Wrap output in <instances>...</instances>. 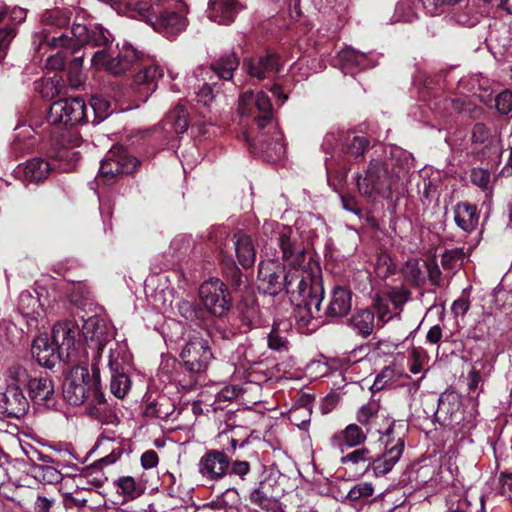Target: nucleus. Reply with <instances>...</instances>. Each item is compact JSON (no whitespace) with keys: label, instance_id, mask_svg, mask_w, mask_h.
Returning a JSON list of instances; mask_svg holds the SVG:
<instances>
[{"label":"nucleus","instance_id":"412c9836","mask_svg":"<svg viewBox=\"0 0 512 512\" xmlns=\"http://www.w3.org/2000/svg\"><path fill=\"white\" fill-rule=\"evenodd\" d=\"M164 76V68L157 63L143 65L134 75L132 89L138 92L143 101L156 91L158 80Z\"/></svg>","mask_w":512,"mask_h":512},{"label":"nucleus","instance_id":"b1692460","mask_svg":"<svg viewBox=\"0 0 512 512\" xmlns=\"http://www.w3.org/2000/svg\"><path fill=\"white\" fill-rule=\"evenodd\" d=\"M29 409V402L19 387L7 386L0 393V413L14 418H20Z\"/></svg>","mask_w":512,"mask_h":512},{"label":"nucleus","instance_id":"7ed1b4c3","mask_svg":"<svg viewBox=\"0 0 512 512\" xmlns=\"http://www.w3.org/2000/svg\"><path fill=\"white\" fill-rule=\"evenodd\" d=\"M389 155L385 152L384 158H372L364 175L357 174V188L362 196L371 199L389 198L397 188L404 171V153L398 147H391Z\"/></svg>","mask_w":512,"mask_h":512},{"label":"nucleus","instance_id":"c03bdc74","mask_svg":"<svg viewBox=\"0 0 512 512\" xmlns=\"http://www.w3.org/2000/svg\"><path fill=\"white\" fill-rule=\"evenodd\" d=\"M27 369L20 365L11 366L6 373L7 386L19 387L22 389L24 386L29 387V382L32 380Z\"/></svg>","mask_w":512,"mask_h":512},{"label":"nucleus","instance_id":"8fccbe9b","mask_svg":"<svg viewBox=\"0 0 512 512\" xmlns=\"http://www.w3.org/2000/svg\"><path fill=\"white\" fill-rule=\"evenodd\" d=\"M285 144L283 141V134L281 131L275 128L273 142L267 144L266 152L269 153L267 155L270 161H276L284 157L285 155Z\"/></svg>","mask_w":512,"mask_h":512},{"label":"nucleus","instance_id":"72a5a7b5","mask_svg":"<svg viewBox=\"0 0 512 512\" xmlns=\"http://www.w3.org/2000/svg\"><path fill=\"white\" fill-rule=\"evenodd\" d=\"M86 410L91 417L101 423L109 424L117 420V417L109 411L108 404L100 388L91 396Z\"/></svg>","mask_w":512,"mask_h":512},{"label":"nucleus","instance_id":"423d86ee","mask_svg":"<svg viewBox=\"0 0 512 512\" xmlns=\"http://www.w3.org/2000/svg\"><path fill=\"white\" fill-rule=\"evenodd\" d=\"M368 145L369 141L364 136L342 131L327 133L322 142V149L326 154H331L330 158L325 159L328 179L337 173V166L342 171L341 178L344 179L349 170L347 163L363 157Z\"/></svg>","mask_w":512,"mask_h":512},{"label":"nucleus","instance_id":"9b49d317","mask_svg":"<svg viewBox=\"0 0 512 512\" xmlns=\"http://www.w3.org/2000/svg\"><path fill=\"white\" fill-rule=\"evenodd\" d=\"M139 161L129 155L121 146L112 147L101 161L97 180L111 184L119 174H129L135 171Z\"/></svg>","mask_w":512,"mask_h":512},{"label":"nucleus","instance_id":"de8ad7c7","mask_svg":"<svg viewBox=\"0 0 512 512\" xmlns=\"http://www.w3.org/2000/svg\"><path fill=\"white\" fill-rule=\"evenodd\" d=\"M465 257L463 248H452L445 250L441 256V265L446 270H454L459 267Z\"/></svg>","mask_w":512,"mask_h":512},{"label":"nucleus","instance_id":"6ab92c4d","mask_svg":"<svg viewBox=\"0 0 512 512\" xmlns=\"http://www.w3.org/2000/svg\"><path fill=\"white\" fill-rule=\"evenodd\" d=\"M116 349H109L108 367L111 372V392L119 399L123 398L131 387L129 376L123 371L122 347L116 344Z\"/></svg>","mask_w":512,"mask_h":512},{"label":"nucleus","instance_id":"4be33fe9","mask_svg":"<svg viewBox=\"0 0 512 512\" xmlns=\"http://www.w3.org/2000/svg\"><path fill=\"white\" fill-rule=\"evenodd\" d=\"M69 22V16L59 9L48 10L43 13L41 16V27L32 34V47L34 51L40 53L42 50H45L46 52L48 49H56L48 43H43L40 47H37L34 39L35 35L46 29L51 31L53 34L56 32L58 35L65 33L67 30H70L67 28Z\"/></svg>","mask_w":512,"mask_h":512},{"label":"nucleus","instance_id":"cd10ccee","mask_svg":"<svg viewBox=\"0 0 512 512\" xmlns=\"http://www.w3.org/2000/svg\"><path fill=\"white\" fill-rule=\"evenodd\" d=\"M493 370L492 361L487 358H481L472 364L467 375V387L469 394L475 399L478 398L482 391V384Z\"/></svg>","mask_w":512,"mask_h":512},{"label":"nucleus","instance_id":"7c9ffc66","mask_svg":"<svg viewBox=\"0 0 512 512\" xmlns=\"http://www.w3.org/2000/svg\"><path fill=\"white\" fill-rule=\"evenodd\" d=\"M454 220L465 232L475 230L479 222L477 206L469 202H460L454 208Z\"/></svg>","mask_w":512,"mask_h":512},{"label":"nucleus","instance_id":"4c0bfd02","mask_svg":"<svg viewBox=\"0 0 512 512\" xmlns=\"http://www.w3.org/2000/svg\"><path fill=\"white\" fill-rule=\"evenodd\" d=\"M357 421L366 427L367 433H371V426L375 424L377 419L385 418L382 408L375 402L362 405L356 415Z\"/></svg>","mask_w":512,"mask_h":512},{"label":"nucleus","instance_id":"9d476101","mask_svg":"<svg viewBox=\"0 0 512 512\" xmlns=\"http://www.w3.org/2000/svg\"><path fill=\"white\" fill-rule=\"evenodd\" d=\"M139 60L140 52L132 45L124 43L121 46L118 44L115 50L104 48L96 51L91 63L95 69L104 68L111 74L122 75Z\"/></svg>","mask_w":512,"mask_h":512},{"label":"nucleus","instance_id":"c85d7f7f","mask_svg":"<svg viewBox=\"0 0 512 512\" xmlns=\"http://www.w3.org/2000/svg\"><path fill=\"white\" fill-rule=\"evenodd\" d=\"M243 69L252 77L259 80L265 79L275 71H278V58L274 54L247 59L243 62Z\"/></svg>","mask_w":512,"mask_h":512},{"label":"nucleus","instance_id":"f3484780","mask_svg":"<svg viewBox=\"0 0 512 512\" xmlns=\"http://www.w3.org/2000/svg\"><path fill=\"white\" fill-rule=\"evenodd\" d=\"M472 143L482 158L498 155L501 151L500 133L495 127L476 123L472 130Z\"/></svg>","mask_w":512,"mask_h":512},{"label":"nucleus","instance_id":"39448f33","mask_svg":"<svg viewBox=\"0 0 512 512\" xmlns=\"http://www.w3.org/2000/svg\"><path fill=\"white\" fill-rule=\"evenodd\" d=\"M34 39L37 47L48 43L55 48L67 49L72 53H77L86 44L108 48L114 41L113 35L102 25L86 26L80 23L73 24L70 30L59 35L57 32L53 34L46 29L36 34Z\"/></svg>","mask_w":512,"mask_h":512},{"label":"nucleus","instance_id":"f03ea898","mask_svg":"<svg viewBox=\"0 0 512 512\" xmlns=\"http://www.w3.org/2000/svg\"><path fill=\"white\" fill-rule=\"evenodd\" d=\"M132 17L148 23L157 33L173 40L188 25L189 7L184 0H131Z\"/></svg>","mask_w":512,"mask_h":512},{"label":"nucleus","instance_id":"3c124183","mask_svg":"<svg viewBox=\"0 0 512 512\" xmlns=\"http://www.w3.org/2000/svg\"><path fill=\"white\" fill-rule=\"evenodd\" d=\"M390 306L391 304L389 299H386V297H377L374 300L373 307L377 315L378 322H380L381 325H384L390 319L396 316L395 313H392Z\"/></svg>","mask_w":512,"mask_h":512},{"label":"nucleus","instance_id":"f704fd0d","mask_svg":"<svg viewBox=\"0 0 512 512\" xmlns=\"http://www.w3.org/2000/svg\"><path fill=\"white\" fill-rule=\"evenodd\" d=\"M234 246L238 262L244 268L251 267L256 259V250L251 237L246 234H235Z\"/></svg>","mask_w":512,"mask_h":512},{"label":"nucleus","instance_id":"1a4fd4ad","mask_svg":"<svg viewBox=\"0 0 512 512\" xmlns=\"http://www.w3.org/2000/svg\"><path fill=\"white\" fill-rule=\"evenodd\" d=\"M82 336L86 344V361L99 365L103 348L114 338V327L104 319L92 316L83 322Z\"/></svg>","mask_w":512,"mask_h":512},{"label":"nucleus","instance_id":"ea45409f","mask_svg":"<svg viewBox=\"0 0 512 512\" xmlns=\"http://www.w3.org/2000/svg\"><path fill=\"white\" fill-rule=\"evenodd\" d=\"M403 374L395 367H384L380 373L377 374L371 389L372 391H379L384 388H392L399 384Z\"/></svg>","mask_w":512,"mask_h":512},{"label":"nucleus","instance_id":"603ef678","mask_svg":"<svg viewBox=\"0 0 512 512\" xmlns=\"http://www.w3.org/2000/svg\"><path fill=\"white\" fill-rule=\"evenodd\" d=\"M495 108L500 115H512V90H504L495 96Z\"/></svg>","mask_w":512,"mask_h":512},{"label":"nucleus","instance_id":"ddd939ff","mask_svg":"<svg viewBox=\"0 0 512 512\" xmlns=\"http://www.w3.org/2000/svg\"><path fill=\"white\" fill-rule=\"evenodd\" d=\"M199 297L205 309L221 317L231 308L232 298L226 284L218 278H211L199 287Z\"/></svg>","mask_w":512,"mask_h":512},{"label":"nucleus","instance_id":"e433bc0d","mask_svg":"<svg viewBox=\"0 0 512 512\" xmlns=\"http://www.w3.org/2000/svg\"><path fill=\"white\" fill-rule=\"evenodd\" d=\"M375 314L369 309H363L356 312L349 319L351 329L363 338L372 334L374 329Z\"/></svg>","mask_w":512,"mask_h":512},{"label":"nucleus","instance_id":"6e6552de","mask_svg":"<svg viewBox=\"0 0 512 512\" xmlns=\"http://www.w3.org/2000/svg\"><path fill=\"white\" fill-rule=\"evenodd\" d=\"M99 365L91 363L92 374L86 362L73 366L64 385V399L71 405H81L100 388Z\"/></svg>","mask_w":512,"mask_h":512},{"label":"nucleus","instance_id":"e2e57ef3","mask_svg":"<svg viewBox=\"0 0 512 512\" xmlns=\"http://www.w3.org/2000/svg\"><path fill=\"white\" fill-rule=\"evenodd\" d=\"M17 34V30L13 26H4L0 28V53L5 52L11 41Z\"/></svg>","mask_w":512,"mask_h":512},{"label":"nucleus","instance_id":"774afa93","mask_svg":"<svg viewBox=\"0 0 512 512\" xmlns=\"http://www.w3.org/2000/svg\"><path fill=\"white\" fill-rule=\"evenodd\" d=\"M158 454L154 450H147L141 456V465L144 469H152L158 465Z\"/></svg>","mask_w":512,"mask_h":512},{"label":"nucleus","instance_id":"5fc2aeb1","mask_svg":"<svg viewBox=\"0 0 512 512\" xmlns=\"http://www.w3.org/2000/svg\"><path fill=\"white\" fill-rule=\"evenodd\" d=\"M374 487L370 482H361L354 485L347 493V498L356 501L363 497H369L373 494Z\"/></svg>","mask_w":512,"mask_h":512},{"label":"nucleus","instance_id":"58836bf2","mask_svg":"<svg viewBox=\"0 0 512 512\" xmlns=\"http://www.w3.org/2000/svg\"><path fill=\"white\" fill-rule=\"evenodd\" d=\"M173 413L174 405L165 397L149 402L144 410L145 416L165 421L169 420Z\"/></svg>","mask_w":512,"mask_h":512},{"label":"nucleus","instance_id":"aec40b11","mask_svg":"<svg viewBox=\"0 0 512 512\" xmlns=\"http://www.w3.org/2000/svg\"><path fill=\"white\" fill-rule=\"evenodd\" d=\"M238 66L239 59L236 54L234 52H228L214 61L210 67H197L189 76V81H191V78H198L203 74L209 77V81H212L214 76H216L218 79L226 81L232 80L233 73L238 68Z\"/></svg>","mask_w":512,"mask_h":512},{"label":"nucleus","instance_id":"f8f14e48","mask_svg":"<svg viewBox=\"0 0 512 512\" xmlns=\"http://www.w3.org/2000/svg\"><path fill=\"white\" fill-rule=\"evenodd\" d=\"M90 115L81 98H67L55 101L48 113V122L53 125H78L88 123Z\"/></svg>","mask_w":512,"mask_h":512},{"label":"nucleus","instance_id":"69168bd1","mask_svg":"<svg viewBox=\"0 0 512 512\" xmlns=\"http://www.w3.org/2000/svg\"><path fill=\"white\" fill-rule=\"evenodd\" d=\"M118 488L122 494L127 497L133 498L136 495V482L130 476L122 477L117 482Z\"/></svg>","mask_w":512,"mask_h":512},{"label":"nucleus","instance_id":"c756f323","mask_svg":"<svg viewBox=\"0 0 512 512\" xmlns=\"http://www.w3.org/2000/svg\"><path fill=\"white\" fill-rule=\"evenodd\" d=\"M352 307V292L345 286H335L332 289L326 314L329 317H343Z\"/></svg>","mask_w":512,"mask_h":512},{"label":"nucleus","instance_id":"bb28decb","mask_svg":"<svg viewBox=\"0 0 512 512\" xmlns=\"http://www.w3.org/2000/svg\"><path fill=\"white\" fill-rule=\"evenodd\" d=\"M241 8L238 0H209L207 16L213 22L228 25L234 21Z\"/></svg>","mask_w":512,"mask_h":512},{"label":"nucleus","instance_id":"4d7b16f0","mask_svg":"<svg viewBox=\"0 0 512 512\" xmlns=\"http://www.w3.org/2000/svg\"><path fill=\"white\" fill-rule=\"evenodd\" d=\"M490 177V172L487 169L479 167L473 168L470 175L471 182L483 190L488 189Z\"/></svg>","mask_w":512,"mask_h":512},{"label":"nucleus","instance_id":"f257e3e1","mask_svg":"<svg viewBox=\"0 0 512 512\" xmlns=\"http://www.w3.org/2000/svg\"><path fill=\"white\" fill-rule=\"evenodd\" d=\"M262 229L268 236L264 245L267 258L258 266V290L270 296L285 291L294 298L298 281L318 273L319 267L300 241L298 229L276 222H265Z\"/></svg>","mask_w":512,"mask_h":512},{"label":"nucleus","instance_id":"a878e982","mask_svg":"<svg viewBox=\"0 0 512 512\" xmlns=\"http://www.w3.org/2000/svg\"><path fill=\"white\" fill-rule=\"evenodd\" d=\"M29 394L38 407L52 408L56 404L54 384L50 377L40 376L29 382Z\"/></svg>","mask_w":512,"mask_h":512},{"label":"nucleus","instance_id":"5701e85b","mask_svg":"<svg viewBox=\"0 0 512 512\" xmlns=\"http://www.w3.org/2000/svg\"><path fill=\"white\" fill-rule=\"evenodd\" d=\"M385 452L377 458L371 460L370 469L376 477L384 476L389 473L395 464L399 461L403 450L404 440L402 437H398L394 443L393 441L386 440Z\"/></svg>","mask_w":512,"mask_h":512},{"label":"nucleus","instance_id":"2eb2a0df","mask_svg":"<svg viewBox=\"0 0 512 512\" xmlns=\"http://www.w3.org/2000/svg\"><path fill=\"white\" fill-rule=\"evenodd\" d=\"M187 371L193 374L204 372L210 364L213 354L207 340L201 337L191 338L180 353Z\"/></svg>","mask_w":512,"mask_h":512},{"label":"nucleus","instance_id":"a19ab883","mask_svg":"<svg viewBox=\"0 0 512 512\" xmlns=\"http://www.w3.org/2000/svg\"><path fill=\"white\" fill-rule=\"evenodd\" d=\"M367 438V431L364 432L357 424H349L339 436H334L333 440L341 439L342 445L352 448L361 445Z\"/></svg>","mask_w":512,"mask_h":512},{"label":"nucleus","instance_id":"052dcab7","mask_svg":"<svg viewBox=\"0 0 512 512\" xmlns=\"http://www.w3.org/2000/svg\"><path fill=\"white\" fill-rule=\"evenodd\" d=\"M386 299H389L390 304L393 305L395 315H398L403 304L408 299V295L402 289H395L387 295Z\"/></svg>","mask_w":512,"mask_h":512},{"label":"nucleus","instance_id":"09e8293b","mask_svg":"<svg viewBox=\"0 0 512 512\" xmlns=\"http://www.w3.org/2000/svg\"><path fill=\"white\" fill-rule=\"evenodd\" d=\"M382 412L385 418L383 420L377 419L375 424H372L371 426V432H375L382 435L380 439L385 443L386 440L392 441L390 438L394 432L395 422L389 417L385 409L382 408Z\"/></svg>","mask_w":512,"mask_h":512},{"label":"nucleus","instance_id":"a18cd8bd","mask_svg":"<svg viewBox=\"0 0 512 512\" xmlns=\"http://www.w3.org/2000/svg\"><path fill=\"white\" fill-rule=\"evenodd\" d=\"M91 110L93 118L89 121L94 125L99 124L110 115V104L109 102L99 96H93L91 99Z\"/></svg>","mask_w":512,"mask_h":512},{"label":"nucleus","instance_id":"0eeeda50","mask_svg":"<svg viewBox=\"0 0 512 512\" xmlns=\"http://www.w3.org/2000/svg\"><path fill=\"white\" fill-rule=\"evenodd\" d=\"M310 274L301 278L295 291V297L291 295V301L296 302L294 316L301 326H308L315 314L320 311L321 302L323 300V286L319 272Z\"/></svg>","mask_w":512,"mask_h":512},{"label":"nucleus","instance_id":"6e6d98bb","mask_svg":"<svg viewBox=\"0 0 512 512\" xmlns=\"http://www.w3.org/2000/svg\"><path fill=\"white\" fill-rule=\"evenodd\" d=\"M251 471L250 463L246 460H230L229 473L239 477L240 480L245 481Z\"/></svg>","mask_w":512,"mask_h":512},{"label":"nucleus","instance_id":"473e14b6","mask_svg":"<svg viewBox=\"0 0 512 512\" xmlns=\"http://www.w3.org/2000/svg\"><path fill=\"white\" fill-rule=\"evenodd\" d=\"M162 126L164 131L167 133H184L189 126L186 106L182 103H178L173 109H171L168 112L167 116L162 121Z\"/></svg>","mask_w":512,"mask_h":512},{"label":"nucleus","instance_id":"0e129e2a","mask_svg":"<svg viewBox=\"0 0 512 512\" xmlns=\"http://www.w3.org/2000/svg\"><path fill=\"white\" fill-rule=\"evenodd\" d=\"M240 390L236 386H225L215 396V403L230 402L238 397Z\"/></svg>","mask_w":512,"mask_h":512},{"label":"nucleus","instance_id":"680f3d73","mask_svg":"<svg viewBox=\"0 0 512 512\" xmlns=\"http://www.w3.org/2000/svg\"><path fill=\"white\" fill-rule=\"evenodd\" d=\"M445 103L450 105L453 111L457 113L471 114L473 111L471 102L467 97L447 99Z\"/></svg>","mask_w":512,"mask_h":512},{"label":"nucleus","instance_id":"bf43d9fd","mask_svg":"<svg viewBox=\"0 0 512 512\" xmlns=\"http://www.w3.org/2000/svg\"><path fill=\"white\" fill-rule=\"evenodd\" d=\"M267 342L270 349L275 351L287 350V340L276 327L272 328Z\"/></svg>","mask_w":512,"mask_h":512},{"label":"nucleus","instance_id":"c9c22d12","mask_svg":"<svg viewBox=\"0 0 512 512\" xmlns=\"http://www.w3.org/2000/svg\"><path fill=\"white\" fill-rule=\"evenodd\" d=\"M52 169L53 166L49 161L42 158H34L28 161L24 167V179L30 183H39L48 177Z\"/></svg>","mask_w":512,"mask_h":512},{"label":"nucleus","instance_id":"338daca9","mask_svg":"<svg viewBox=\"0 0 512 512\" xmlns=\"http://www.w3.org/2000/svg\"><path fill=\"white\" fill-rule=\"evenodd\" d=\"M40 470L43 480L49 484L59 483L62 480V474L50 465H42Z\"/></svg>","mask_w":512,"mask_h":512},{"label":"nucleus","instance_id":"a211bd4d","mask_svg":"<svg viewBox=\"0 0 512 512\" xmlns=\"http://www.w3.org/2000/svg\"><path fill=\"white\" fill-rule=\"evenodd\" d=\"M39 292L22 291L18 297V310L30 329H37L45 319L44 303Z\"/></svg>","mask_w":512,"mask_h":512},{"label":"nucleus","instance_id":"864d4df0","mask_svg":"<svg viewBox=\"0 0 512 512\" xmlns=\"http://www.w3.org/2000/svg\"><path fill=\"white\" fill-rule=\"evenodd\" d=\"M179 314L187 321L194 322L198 319L200 310L197 305L190 300H180L177 304Z\"/></svg>","mask_w":512,"mask_h":512},{"label":"nucleus","instance_id":"dca6fc26","mask_svg":"<svg viewBox=\"0 0 512 512\" xmlns=\"http://www.w3.org/2000/svg\"><path fill=\"white\" fill-rule=\"evenodd\" d=\"M230 458L220 450L212 449L207 451L198 462L200 475L208 481H219L229 471Z\"/></svg>","mask_w":512,"mask_h":512},{"label":"nucleus","instance_id":"4468645a","mask_svg":"<svg viewBox=\"0 0 512 512\" xmlns=\"http://www.w3.org/2000/svg\"><path fill=\"white\" fill-rule=\"evenodd\" d=\"M238 112L241 116L255 117L257 126L265 128L273 119V107L266 92L259 91L254 94L246 91L239 96Z\"/></svg>","mask_w":512,"mask_h":512},{"label":"nucleus","instance_id":"37998d69","mask_svg":"<svg viewBox=\"0 0 512 512\" xmlns=\"http://www.w3.org/2000/svg\"><path fill=\"white\" fill-rule=\"evenodd\" d=\"M194 80L202 82V84L199 83L198 90L195 92L197 102L202 104L206 108H211V105L215 99V95L213 93L210 83L207 82L209 81V77L203 74L198 78H191V81L188 80V83L190 84Z\"/></svg>","mask_w":512,"mask_h":512},{"label":"nucleus","instance_id":"2f4dec72","mask_svg":"<svg viewBox=\"0 0 512 512\" xmlns=\"http://www.w3.org/2000/svg\"><path fill=\"white\" fill-rule=\"evenodd\" d=\"M97 448L102 449L105 452L110 450L109 454L95 462V466L100 467L114 464L120 459L124 452V448L119 437L106 436L104 433L98 438Z\"/></svg>","mask_w":512,"mask_h":512},{"label":"nucleus","instance_id":"20e7f679","mask_svg":"<svg viewBox=\"0 0 512 512\" xmlns=\"http://www.w3.org/2000/svg\"><path fill=\"white\" fill-rule=\"evenodd\" d=\"M79 335V327L73 321L59 322L54 325L51 337L41 334L33 340L32 354L46 368L54 367L58 361H76Z\"/></svg>","mask_w":512,"mask_h":512},{"label":"nucleus","instance_id":"13d9d810","mask_svg":"<svg viewBox=\"0 0 512 512\" xmlns=\"http://www.w3.org/2000/svg\"><path fill=\"white\" fill-rule=\"evenodd\" d=\"M58 52L47 58L46 67L52 70H61L65 67L67 54H73L67 49H57Z\"/></svg>","mask_w":512,"mask_h":512},{"label":"nucleus","instance_id":"393cba45","mask_svg":"<svg viewBox=\"0 0 512 512\" xmlns=\"http://www.w3.org/2000/svg\"><path fill=\"white\" fill-rule=\"evenodd\" d=\"M378 58L379 56L376 54H365L351 47L344 48L338 53V62L344 74H353V68L362 70L374 67Z\"/></svg>","mask_w":512,"mask_h":512},{"label":"nucleus","instance_id":"79ce46f5","mask_svg":"<svg viewBox=\"0 0 512 512\" xmlns=\"http://www.w3.org/2000/svg\"><path fill=\"white\" fill-rule=\"evenodd\" d=\"M372 460V456L370 451L365 448H359L341 458V463L345 465H352L355 467L364 468L365 471L370 469V462Z\"/></svg>","mask_w":512,"mask_h":512},{"label":"nucleus","instance_id":"49530a36","mask_svg":"<svg viewBox=\"0 0 512 512\" xmlns=\"http://www.w3.org/2000/svg\"><path fill=\"white\" fill-rule=\"evenodd\" d=\"M79 158L80 153L78 151L73 148L63 147L56 152L54 161L64 162V164L59 165V169L69 171L73 169Z\"/></svg>","mask_w":512,"mask_h":512}]
</instances>
